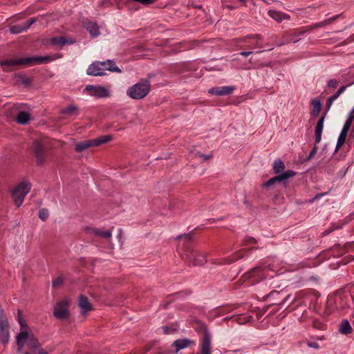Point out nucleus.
<instances>
[{"instance_id": "15", "label": "nucleus", "mask_w": 354, "mask_h": 354, "mask_svg": "<svg viewBox=\"0 0 354 354\" xmlns=\"http://www.w3.org/2000/svg\"><path fill=\"white\" fill-rule=\"evenodd\" d=\"M78 306L81 310V313L84 316L86 315L92 309V306L88 301L87 297L84 295L80 296Z\"/></svg>"}, {"instance_id": "13", "label": "nucleus", "mask_w": 354, "mask_h": 354, "mask_svg": "<svg viewBox=\"0 0 354 354\" xmlns=\"http://www.w3.org/2000/svg\"><path fill=\"white\" fill-rule=\"evenodd\" d=\"M86 232L91 234H93L96 236L102 237L104 239H109L112 236L111 230H104L102 228H93L88 227L86 228Z\"/></svg>"}, {"instance_id": "31", "label": "nucleus", "mask_w": 354, "mask_h": 354, "mask_svg": "<svg viewBox=\"0 0 354 354\" xmlns=\"http://www.w3.org/2000/svg\"><path fill=\"white\" fill-rule=\"evenodd\" d=\"M49 214L46 209H41L39 212V217L43 221H46L48 218Z\"/></svg>"}, {"instance_id": "38", "label": "nucleus", "mask_w": 354, "mask_h": 354, "mask_svg": "<svg viewBox=\"0 0 354 354\" xmlns=\"http://www.w3.org/2000/svg\"><path fill=\"white\" fill-rule=\"evenodd\" d=\"M32 354H48V353L41 347L39 344H38L36 348V353Z\"/></svg>"}, {"instance_id": "25", "label": "nucleus", "mask_w": 354, "mask_h": 354, "mask_svg": "<svg viewBox=\"0 0 354 354\" xmlns=\"http://www.w3.org/2000/svg\"><path fill=\"white\" fill-rule=\"evenodd\" d=\"M85 27L92 37H95L100 35L98 26L95 23L89 21L86 24Z\"/></svg>"}, {"instance_id": "40", "label": "nucleus", "mask_w": 354, "mask_h": 354, "mask_svg": "<svg viewBox=\"0 0 354 354\" xmlns=\"http://www.w3.org/2000/svg\"><path fill=\"white\" fill-rule=\"evenodd\" d=\"M317 150H318V147L317 145H315L313 149L311 150L310 154H309V156H308V159H310L312 158H313V156L316 154V153L317 152Z\"/></svg>"}, {"instance_id": "26", "label": "nucleus", "mask_w": 354, "mask_h": 354, "mask_svg": "<svg viewBox=\"0 0 354 354\" xmlns=\"http://www.w3.org/2000/svg\"><path fill=\"white\" fill-rule=\"evenodd\" d=\"M30 115L28 113L24 111H19L18 115L16 118V120L21 124H26L30 120Z\"/></svg>"}, {"instance_id": "45", "label": "nucleus", "mask_w": 354, "mask_h": 354, "mask_svg": "<svg viewBox=\"0 0 354 354\" xmlns=\"http://www.w3.org/2000/svg\"><path fill=\"white\" fill-rule=\"evenodd\" d=\"M220 310L222 311V313H226V312L229 311L230 310H229L228 307H225L223 308H221Z\"/></svg>"}, {"instance_id": "46", "label": "nucleus", "mask_w": 354, "mask_h": 354, "mask_svg": "<svg viewBox=\"0 0 354 354\" xmlns=\"http://www.w3.org/2000/svg\"><path fill=\"white\" fill-rule=\"evenodd\" d=\"M162 329L164 330V333H169V331H168L169 328H168V327H167V326H164V327L162 328Z\"/></svg>"}, {"instance_id": "47", "label": "nucleus", "mask_w": 354, "mask_h": 354, "mask_svg": "<svg viewBox=\"0 0 354 354\" xmlns=\"http://www.w3.org/2000/svg\"><path fill=\"white\" fill-rule=\"evenodd\" d=\"M309 346L310 347L317 348V344L316 343L310 344Z\"/></svg>"}, {"instance_id": "29", "label": "nucleus", "mask_w": 354, "mask_h": 354, "mask_svg": "<svg viewBox=\"0 0 354 354\" xmlns=\"http://www.w3.org/2000/svg\"><path fill=\"white\" fill-rule=\"evenodd\" d=\"M340 333L343 334H349L352 331V328L347 320H344L339 327Z\"/></svg>"}, {"instance_id": "44", "label": "nucleus", "mask_w": 354, "mask_h": 354, "mask_svg": "<svg viewBox=\"0 0 354 354\" xmlns=\"http://www.w3.org/2000/svg\"><path fill=\"white\" fill-rule=\"evenodd\" d=\"M240 54L244 57H248V55L252 54V52L251 51H242Z\"/></svg>"}, {"instance_id": "32", "label": "nucleus", "mask_w": 354, "mask_h": 354, "mask_svg": "<svg viewBox=\"0 0 354 354\" xmlns=\"http://www.w3.org/2000/svg\"><path fill=\"white\" fill-rule=\"evenodd\" d=\"M251 319L252 317L250 316H243L237 317L236 320L239 324H245L248 322H250Z\"/></svg>"}, {"instance_id": "41", "label": "nucleus", "mask_w": 354, "mask_h": 354, "mask_svg": "<svg viewBox=\"0 0 354 354\" xmlns=\"http://www.w3.org/2000/svg\"><path fill=\"white\" fill-rule=\"evenodd\" d=\"M292 41V39L290 38V35H286L285 37H284V41L280 42L278 44V45L281 46V45H283V44H285L286 43H288L290 41Z\"/></svg>"}, {"instance_id": "50", "label": "nucleus", "mask_w": 354, "mask_h": 354, "mask_svg": "<svg viewBox=\"0 0 354 354\" xmlns=\"http://www.w3.org/2000/svg\"><path fill=\"white\" fill-rule=\"evenodd\" d=\"M248 38H251V39H252V36H251V37H248ZM245 39H247V37H245Z\"/></svg>"}, {"instance_id": "17", "label": "nucleus", "mask_w": 354, "mask_h": 354, "mask_svg": "<svg viewBox=\"0 0 354 354\" xmlns=\"http://www.w3.org/2000/svg\"><path fill=\"white\" fill-rule=\"evenodd\" d=\"M201 354H210L211 350V337L207 332H205L201 346Z\"/></svg>"}, {"instance_id": "2", "label": "nucleus", "mask_w": 354, "mask_h": 354, "mask_svg": "<svg viewBox=\"0 0 354 354\" xmlns=\"http://www.w3.org/2000/svg\"><path fill=\"white\" fill-rule=\"evenodd\" d=\"M55 58L53 56H37L30 57H24L19 59H10L1 62L4 71H8L9 67L16 66H30L35 64H40L54 60Z\"/></svg>"}, {"instance_id": "36", "label": "nucleus", "mask_w": 354, "mask_h": 354, "mask_svg": "<svg viewBox=\"0 0 354 354\" xmlns=\"http://www.w3.org/2000/svg\"><path fill=\"white\" fill-rule=\"evenodd\" d=\"M252 39L254 40V47L255 48H261V46L259 44V41L261 40V37L259 35H254L252 36Z\"/></svg>"}, {"instance_id": "14", "label": "nucleus", "mask_w": 354, "mask_h": 354, "mask_svg": "<svg viewBox=\"0 0 354 354\" xmlns=\"http://www.w3.org/2000/svg\"><path fill=\"white\" fill-rule=\"evenodd\" d=\"M36 21L35 18H31L30 20L24 23L23 24L15 25L10 28V30L13 34L21 33L29 28V27Z\"/></svg>"}, {"instance_id": "39", "label": "nucleus", "mask_w": 354, "mask_h": 354, "mask_svg": "<svg viewBox=\"0 0 354 354\" xmlns=\"http://www.w3.org/2000/svg\"><path fill=\"white\" fill-rule=\"evenodd\" d=\"M337 81L335 79H331L328 82V86L330 88H335L337 86Z\"/></svg>"}, {"instance_id": "28", "label": "nucleus", "mask_w": 354, "mask_h": 354, "mask_svg": "<svg viewBox=\"0 0 354 354\" xmlns=\"http://www.w3.org/2000/svg\"><path fill=\"white\" fill-rule=\"evenodd\" d=\"M353 119H354V113H353V111H351L347 116V119L344 124L342 131H344V132L348 133V132L351 128V126L352 124Z\"/></svg>"}, {"instance_id": "3", "label": "nucleus", "mask_w": 354, "mask_h": 354, "mask_svg": "<svg viewBox=\"0 0 354 354\" xmlns=\"http://www.w3.org/2000/svg\"><path fill=\"white\" fill-rule=\"evenodd\" d=\"M284 169L285 165L282 160H281L280 159L275 160L273 164V169L275 173L281 174L270 178L265 183L264 185L266 187H269L274 184L276 182H283L288 178L293 177L296 175V173L292 170H288L283 172Z\"/></svg>"}, {"instance_id": "49", "label": "nucleus", "mask_w": 354, "mask_h": 354, "mask_svg": "<svg viewBox=\"0 0 354 354\" xmlns=\"http://www.w3.org/2000/svg\"><path fill=\"white\" fill-rule=\"evenodd\" d=\"M249 241H250V242H251V243H254V239H252V238H250V239H249Z\"/></svg>"}, {"instance_id": "11", "label": "nucleus", "mask_w": 354, "mask_h": 354, "mask_svg": "<svg viewBox=\"0 0 354 354\" xmlns=\"http://www.w3.org/2000/svg\"><path fill=\"white\" fill-rule=\"evenodd\" d=\"M32 150L37 163L39 165H43L46 162L44 146L39 142H35Z\"/></svg>"}, {"instance_id": "43", "label": "nucleus", "mask_w": 354, "mask_h": 354, "mask_svg": "<svg viewBox=\"0 0 354 354\" xmlns=\"http://www.w3.org/2000/svg\"><path fill=\"white\" fill-rule=\"evenodd\" d=\"M179 238L180 239H184L186 241H189L192 239V236L190 234H184V235L180 236Z\"/></svg>"}, {"instance_id": "5", "label": "nucleus", "mask_w": 354, "mask_h": 354, "mask_svg": "<svg viewBox=\"0 0 354 354\" xmlns=\"http://www.w3.org/2000/svg\"><path fill=\"white\" fill-rule=\"evenodd\" d=\"M31 189V185L28 181H22L12 192V198L14 203L19 207L24 200L25 196Z\"/></svg>"}, {"instance_id": "21", "label": "nucleus", "mask_w": 354, "mask_h": 354, "mask_svg": "<svg viewBox=\"0 0 354 354\" xmlns=\"http://www.w3.org/2000/svg\"><path fill=\"white\" fill-rule=\"evenodd\" d=\"M99 63L101 65V66H102L104 68L103 70L104 72L106 71H110L112 72H118V73L121 72L120 69L115 66V64L113 61L107 60L106 62H99Z\"/></svg>"}, {"instance_id": "27", "label": "nucleus", "mask_w": 354, "mask_h": 354, "mask_svg": "<svg viewBox=\"0 0 354 354\" xmlns=\"http://www.w3.org/2000/svg\"><path fill=\"white\" fill-rule=\"evenodd\" d=\"M311 114L314 116H317L321 111V102L318 99H313L311 102Z\"/></svg>"}, {"instance_id": "22", "label": "nucleus", "mask_w": 354, "mask_h": 354, "mask_svg": "<svg viewBox=\"0 0 354 354\" xmlns=\"http://www.w3.org/2000/svg\"><path fill=\"white\" fill-rule=\"evenodd\" d=\"M51 42L55 46H64L66 44H72L75 42L72 39H68L64 37H53Z\"/></svg>"}, {"instance_id": "7", "label": "nucleus", "mask_w": 354, "mask_h": 354, "mask_svg": "<svg viewBox=\"0 0 354 354\" xmlns=\"http://www.w3.org/2000/svg\"><path fill=\"white\" fill-rule=\"evenodd\" d=\"M185 255L187 261L193 266H201L206 261L205 254L198 250H187Z\"/></svg>"}, {"instance_id": "42", "label": "nucleus", "mask_w": 354, "mask_h": 354, "mask_svg": "<svg viewBox=\"0 0 354 354\" xmlns=\"http://www.w3.org/2000/svg\"><path fill=\"white\" fill-rule=\"evenodd\" d=\"M337 17L336 16V17H333L331 19L326 20V21H324L323 22H321L318 26H324L325 24H328L331 23L333 21H334L335 19H336Z\"/></svg>"}, {"instance_id": "33", "label": "nucleus", "mask_w": 354, "mask_h": 354, "mask_svg": "<svg viewBox=\"0 0 354 354\" xmlns=\"http://www.w3.org/2000/svg\"><path fill=\"white\" fill-rule=\"evenodd\" d=\"M64 282V278L62 276H59L53 281V287H59L62 285Z\"/></svg>"}, {"instance_id": "34", "label": "nucleus", "mask_w": 354, "mask_h": 354, "mask_svg": "<svg viewBox=\"0 0 354 354\" xmlns=\"http://www.w3.org/2000/svg\"><path fill=\"white\" fill-rule=\"evenodd\" d=\"M194 156L196 158H198L201 162L206 161L211 157L209 155H204L199 152L196 153Z\"/></svg>"}, {"instance_id": "1", "label": "nucleus", "mask_w": 354, "mask_h": 354, "mask_svg": "<svg viewBox=\"0 0 354 354\" xmlns=\"http://www.w3.org/2000/svg\"><path fill=\"white\" fill-rule=\"evenodd\" d=\"M17 314L20 325V332L17 336L18 352L22 354L35 353L39 344L37 339L21 317L20 310H18Z\"/></svg>"}, {"instance_id": "52", "label": "nucleus", "mask_w": 354, "mask_h": 354, "mask_svg": "<svg viewBox=\"0 0 354 354\" xmlns=\"http://www.w3.org/2000/svg\"><path fill=\"white\" fill-rule=\"evenodd\" d=\"M351 111H353V113H354V108Z\"/></svg>"}, {"instance_id": "48", "label": "nucleus", "mask_w": 354, "mask_h": 354, "mask_svg": "<svg viewBox=\"0 0 354 354\" xmlns=\"http://www.w3.org/2000/svg\"><path fill=\"white\" fill-rule=\"evenodd\" d=\"M350 136H351V137L354 138V127H353V129L352 130V131L351 132Z\"/></svg>"}, {"instance_id": "9", "label": "nucleus", "mask_w": 354, "mask_h": 354, "mask_svg": "<svg viewBox=\"0 0 354 354\" xmlns=\"http://www.w3.org/2000/svg\"><path fill=\"white\" fill-rule=\"evenodd\" d=\"M85 90L97 97H107L110 95L109 89L102 86L87 85Z\"/></svg>"}, {"instance_id": "12", "label": "nucleus", "mask_w": 354, "mask_h": 354, "mask_svg": "<svg viewBox=\"0 0 354 354\" xmlns=\"http://www.w3.org/2000/svg\"><path fill=\"white\" fill-rule=\"evenodd\" d=\"M10 338L9 325L6 317H0V342L3 344L8 342Z\"/></svg>"}, {"instance_id": "20", "label": "nucleus", "mask_w": 354, "mask_h": 354, "mask_svg": "<svg viewBox=\"0 0 354 354\" xmlns=\"http://www.w3.org/2000/svg\"><path fill=\"white\" fill-rule=\"evenodd\" d=\"M268 15L277 22H281L284 19H289L290 16L279 11L270 10L268 12Z\"/></svg>"}, {"instance_id": "6", "label": "nucleus", "mask_w": 354, "mask_h": 354, "mask_svg": "<svg viewBox=\"0 0 354 354\" xmlns=\"http://www.w3.org/2000/svg\"><path fill=\"white\" fill-rule=\"evenodd\" d=\"M111 140L112 137L111 136H103L93 140H84L77 142L75 145V149L77 152H82L88 147H97Z\"/></svg>"}, {"instance_id": "8", "label": "nucleus", "mask_w": 354, "mask_h": 354, "mask_svg": "<svg viewBox=\"0 0 354 354\" xmlns=\"http://www.w3.org/2000/svg\"><path fill=\"white\" fill-rule=\"evenodd\" d=\"M70 301L68 299H63L56 304L54 307L53 315L57 319H67L69 315L68 306Z\"/></svg>"}, {"instance_id": "18", "label": "nucleus", "mask_w": 354, "mask_h": 354, "mask_svg": "<svg viewBox=\"0 0 354 354\" xmlns=\"http://www.w3.org/2000/svg\"><path fill=\"white\" fill-rule=\"evenodd\" d=\"M233 91V87L225 86L212 88L209 90V93L216 95H227L231 94Z\"/></svg>"}, {"instance_id": "35", "label": "nucleus", "mask_w": 354, "mask_h": 354, "mask_svg": "<svg viewBox=\"0 0 354 354\" xmlns=\"http://www.w3.org/2000/svg\"><path fill=\"white\" fill-rule=\"evenodd\" d=\"M76 111H77V107L73 105H71L68 107H67L66 109H65L63 111V113H66V114H72V113H75Z\"/></svg>"}, {"instance_id": "24", "label": "nucleus", "mask_w": 354, "mask_h": 354, "mask_svg": "<svg viewBox=\"0 0 354 354\" xmlns=\"http://www.w3.org/2000/svg\"><path fill=\"white\" fill-rule=\"evenodd\" d=\"M192 342L187 339H180L176 340L173 343V346L176 348V352L177 353L179 350L187 348Z\"/></svg>"}, {"instance_id": "37", "label": "nucleus", "mask_w": 354, "mask_h": 354, "mask_svg": "<svg viewBox=\"0 0 354 354\" xmlns=\"http://www.w3.org/2000/svg\"><path fill=\"white\" fill-rule=\"evenodd\" d=\"M133 1L140 3L142 5H150L155 2L156 0H133Z\"/></svg>"}, {"instance_id": "16", "label": "nucleus", "mask_w": 354, "mask_h": 354, "mask_svg": "<svg viewBox=\"0 0 354 354\" xmlns=\"http://www.w3.org/2000/svg\"><path fill=\"white\" fill-rule=\"evenodd\" d=\"M103 67L99 62H95L91 64L87 69V74L93 76H102L105 74Z\"/></svg>"}, {"instance_id": "51", "label": "nucleus", "mask_w": 354, "mask_h": 354, "mask_svg": "<svg viewBox=\"0 0 354 354\" xmlns=\"http://www.w3.org/2000/svg\"><path fill=\"white\" fill-rule=\"evenodd\" d=\"M241 2H245L247 0H240Z\"/></svg>"}, {"instance_id": "19", "label": "nucleus", "mask_w": 354, "mask_h": 354, "mask_svg": "<svg viewBox=\"0 0 354 354\" xmlns=\"http://www.w3.org/2000/svg\"><path fill=\"white\" fill-rule=\"evenodd\" d=\"M324 116L322 117L318 122L317 123V125L315 127V143L318 144L321 142L322 140V134L324 129Z\"/></svg>"}, {"instance_id": "10", "label": "nucleus", "mask_w": 354, "mask_h": 354, "mask_svg": "<svg viewBox=\"0 0 354 354\" xmlns=\"http://www.w3.org/2000/svg\"><path fill=\"white\" fill-rule=\"evenodd\" d=\"M270 270L274 271V268L271 267L270 265L267 267L265 266H259L254 268L250 272L247 274L248 278L257 277L259 279H264L266 277H272V275L269 276V274L266 272V270Z\"/></svg>"}, {"instance_id": "30", "label": "nucleus", "mask_w": 354, "mask_h": 354, "mask_svg": "<svg viewBox=\"0 0 354 354\" xmlns=\"http://www.w3.org/2000/svg\"><path fill=\"white\" fill-rule=\"evenodd\" d=\"M347 134H348L347 133L341 131V133L338 137V140H337V145H336V151H337L344 145L346 138L347 136Z\"/></svg>"}, {"instance_id": "4", "label": "nucleus", "mask_w": 354, "mask_h": 354, "mask_svg": "<svg viewBox=\"0 0 354 354\" xmlns=\"http://www.w3.org/2000/svg\"><path fill=\"white\" fill-rule=\"evenodd\" d=\"M150 82L147 80H142L127 91V95L134 100H140L144 98L150 91Z\"/></svg>"}, {"instance_id": "23", "label": "nucleus", "mask_w": 354, "mask_h": 354, "mask_svg": "<svg viewBox=\"0 0 354 354\" xmlns=\"http://www.w3.org/2000/svg\"><path fill=\"white\" fill-rule=\"evenodd\" d=\"M346 86H341L339 90L332 96H330L326 102V108L327 110H329L333 103V102L337 100L339 96L345 91Z\"/></svg>"}]
</instances>
